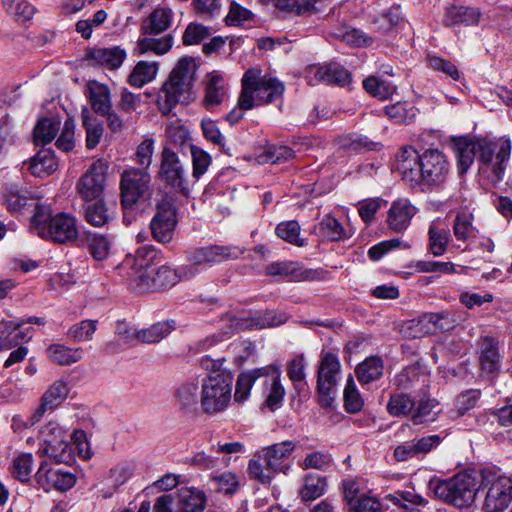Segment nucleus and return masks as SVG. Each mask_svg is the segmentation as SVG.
<instances>
[{
	"label": "nucleus",
	"instance_id": "3",
	"mask_svg": "<svg viewBox=\"0 0 512 512\" xmlns=\"http://www.w3.org/2000/svg\"><path fill=\"white\" fill-rule=\"evenodd\" d=\"M484 481L489 482L484 472H463L447 480H431L429 489L437 498L464 507L474 501Z\"/></svg>",
	"mask_w": 512,
	"mask_h": 512
},
{
	"label": "nucleus",
	"instance_id": "31",
	"mask_svg": "<svg viewBox=\"0 0 512 512\" xmlns=\"http://www.w3.org/2000/svg\"><path fill=\"white\" fill-rule=\"evenodd\" d=\"M5 202L7 208L12 212H22L33 208L35 214L37 212V207H43L37 202V199L32 197L29 191L18 189L13 186L6 190Z\"/></svg>",
	"mask_w": 512,
	"mask_h": 512
},
{
	"label": "nucleus",
	"instance_id": "30",
	"mask_svg": "<svg viewBox=\"0 0 512 512\" xmlns=\"http://www.w3.org/2000/svg\"><path fill=\"white\" fill-rule=\"evenodd\" d=\"M87 97L93 111L99 115L108 113L112 108L109 88L98 81L87 83Z\"/></svg>",
	"mask_w": 512,
	"mask_h": 512
},
{
	"label": "nucleus",
	"instance_id": "37",
	"mask_svg": "<svg viewBox=\"0 0 512 512\" xmlns=\"http://www.w3.org/2000/svg\"><path fill=\"white\" fill-rule=\"evenodd\" d=\"M83 213L86 222L94 227H103L113 218L105 202L100 199L85 205Z\"/></svg>",
	"mask_w": 512,
	"mask_h": 512
},
{
	"label": "nucleus",
	"instance_id": "60",
	"mask_svg": "<svg viewBox=\"0 0 512 512\" xmlns=\"http://www.w3.org/2000/svg\"><path fill=\"white\" fill-rule=\"evenodd\" d=\"M421 378H425V375L421 372L419 366L411 365L404 368L394 378V385L398 389H410L413 388Z\"/></svg>",
	"mask_w": 512,
	"mask_h": 512
},
{
	"label": "nucleus",
	"instance_id": "23",
	"mask_svg": "<svg viewBox=\"0 0 512 512\" xmlns=\"http://www.w3.org/2000/svg\"><path fill=\"white\" fill-rule=\"evenodd\" d=\"M462 321V317L455 311H442L438 313H425L417 320L418 324L426 327V332H447L454 329Z\"/></svg>",
	"mask_w": 512,
	"mask_h": 512
},
{
	"label": "nucleus",
	"instance_id": "59",
	"mask_svg": "<svg viewBox=\"0 0 512 512\" xmlns=\"http://www.w3.org/2000/svg\"><path fill=\"white\" fill-rule=\"evenodd\" d=\"M438 406V402L435 399H422L415 412L412 414V422L415 425L425 424L433 422L436 419L438 412L434 411Z\"/></svg>",
	"mask_w": 512,
	"mask_h": 512
},
{
	"label": "nucleus",
	"instance_id": "45",
	"mask_svg": "<svg viewBox=\"0 0 512 512\" xmlns=\"http://www.w3.org/2000/svg\"><path fill=\"white\" fill-rule=\"evenodd\" d=\"M267 459L262 450L257 453L249 462L248 471L251 478L262 484H269L275 477V471H272L266 465Z\"/></svg>",
	"mask_w": 512,
	"mask_h": 512
},
{
	"label": "nucleus",
	"instance_id": "61",
	"mask_svg": "<svg viewBox=\"0 0 512 512\" xmlns=\"http://www.w3.org/2000/svg\"><path fill=\"white\" fill-rule=\"evenodd\" d=\"M224 334L231 335L243 330L254 329L253 316H236L226 314L222 318Z\"/></svg>",
	"mask_w": 512,
	"mask_h": 512
},
{
	"label": "nucleus",
	"instance_id": "15",
	"mask_svg": "<svg viewBox=\"0 0 512 512\" xmlns=\"http://www.w3.org/2000/svg\"><path fill=\"white\" fill-rule=\"evenodd\" d=\"M160 177L176 190L184 192L186 188V170L176 152L164 147L161 152Z\"/></svg>",
	"mask_w": 512,
	"mask_h": 512
},
{
	"label": "nucleus",
	"instance_id": "1",
	"mask_svg": "<svg viewBox=\"0 0 512 512\" xmlns=\"http://www.w3.org/2000/svg\"><path fill=\"white\" fill-rule=\"evenodd\" d=\"M396 169L402 179L412 187L419 185H440L449 173L446 156L438 149H428L419 154L413 147L400 150L397 155Z\"/></svg>",
	"mask_w": 512,
	"mask_h": 512
},
{
	"label": "nucleus",
	"instance_id": "39",
	"mask_svg": "<svg viewBox=\"0 0 512 512\" xmlns=\"http://www.w3.org/2000/svg\"><path fill=\"white\" fill-rule=\"evenodd\" d=\"M48 357L59 365H71L82 359L81 348H70L61 344H52L48 347Z\"/></svg>",
	"mask_w": 512,
	"mask_h": 512
},
{
	"label": "nucleus",
	"instance_id": "53",
	"mask_svg": "<svg viewBox=\"0 0 512 512\" xmlns=\"http://www.w3.org/2000/svg\"><path fill=\"white\" fill-rule=\"evenodd\" d=\"M363 87L368 93L380 99H386L396 91L392 83L377 76H369L363 80Z\"/></svg>",
	"mask_w": 512,
	"mask_h": 512
},
{
	"label": "nucleus",
	"instance_id": "26",
	"mask_svg": "<svg viewBox=\"0 0 512 512\" xmlns=\"http://www.w3.org/2000/svg\"><path fill=\"white\" fill-rule=\"evenodd\" d=\"M155 269L139 264L137 269H128L119 272L120 277L126 281L135 291L142 293L146 291H155L154 288Z\"/></svg>",
	"mask_w": 512,
	"mask_h": 512
},
{
	"label": "nucleus",
	"instance_id": "46",
	"mask_svg": "<svg viewBox=\"0 0 512 512\" xmlns=\"http://www.w3.org/2000/svg\"><path fill=\"white\" fill-rule=\"evenodd\" d=\"M415 407V401L406 393H392L387 403V412L393 417H406Z\"/></svg>",
	"mask_w": 512,
	"mask_h": 512
},
{
	"label": "nucleus",
	"instance_id": "20",
	"mask_svg": "<svg viewBox=\"0 0 512 512\" xmlns=\"http://www.w3.org/2000/svg\"><path fill=\"white\" fill-rule=\"evenodd\" d=\"M418 209L406 198L397 199L391 204L387 212L388 227L395 232L405 231Z\"/></svg>",
	"mask_w": 512,
	"mask_h": 512
},
{
	"label": "nucleus",
	"instance_id": "10",
	"mask_svg": "<svg viewBox=\"0 0 512 512\" xmlns=\"http://www.w3.org/2000/svg\"><path fill=\"white\" fill-rule=\"evenodd\" d=\"M108 166L105 161H94L76 183V191L86 202L98 200L105 189Z\"/></svg>",
	"mask_w": 512,
	"mask_h": 512
},
{
	"label": "nucleus",
	"instance_id": "4",
	"mask_svg": "<svg viewBox=\"0 0 512 512\" xmlns=\"http://www.w3.org/2000/svg\"><path fill=\"white\" fill-rule=\"evenodd\" d=\"M197 66H175L163 84L157 97V106L164 116L170 115L178 103L193 99V85Z\"/></svg>",
	"mask_w": 512,
	"mask_h": 512
},
{
	"label": "nucleus",
	"instance_id": "16",
	"mask_svg": "<svg viewBox=\"0 0 512 512\" xmlns=\"http://www.w3.org/2000/svg\"><path fill=\"white\" fill-rule=\"evenodd\" d=\"M69 388L62 380L53 382L43 393L40 404L25 423L26 427H31L38 423L47 411H53L59 407L67 398Z\"/></svg>",
	"mask_w": 512,
	"mask_h": 512
},
{
	"label": "nucleus",
	"instance_id": "33",
	"mask_svg": "<svg viewBox=\"0 0 512 512\" xmlns=\"http://www.w3.org/2000/svg\"><path fill=\"white\" fill-rule=\"evenodd\" d=\"M266 371L264 367H261L240 373L235 385L234 400L238 403L246 401L250 395L251 388L255 384L260 385V378H262L263 372Z\"/></svg>",
	"mask_w": 512,
	"mask_h": 512
},
{
	"label": "nucleus",
	"instance_id": "12",
	"mask_svg": "<svg viewBox=\"0 0 512 512\" xmlns=\"http://www.w3.org/2000/svg\"><path fill=\"white\" fill-rule=\"evenodd\" d=\"M244 253V249L237 246H208L193 248L186 251V257L190 266L196 272V266L220 263L226 260L239 258Z\"/></svg>",
	"mask_w": 512,
	"mask_h": 512
},
{
	"label": "nucleus",
	"instance_id": "34",
	"mask_svg": "<svg viewBox=\"0 0 512 512\" xmlns=\"http://www.w3.org/2000/svg\"><path fill=\"white\" fill-rule=\"evenodd\" d=\"M226 95V81L216 71L208 73L205 78V98L207 106L220 104Z\"/></svg>",
	"mask_w": 512,
	"mask_h": 512
},
{
	"label": "nucleus",
	"instance_id": "36",
	"mask_svg": "<svg viewBox=\"0 0 512 512\" xmlns=\"http://www.w3.org/2000/svg\"><path fill=\"white\" fill-rule=\"evenodd\" d=\"M126 52L119 46L111 48H91L85 55V60L95 61L97 64H122Z\"/></svg>",
	"mask_w": 512,
	"mask_h": 512
},
{
	"label": "nucleus",
	"instance_id": "49",
	"mask_svg": "<svg viewBox=\"0 0 512 512\" xmlns=\"http://www.w3.org/2000/svg\"><path fill=\"white\" fill-rule=\"evenodd\" d=\"M111 247L112 242L106 235L99 233L88 234L87 248L95 260H105L110 254Z\"/></svg>",
	"mask_w": 512,
	"mask_h": 512
},
{
	"label": "nucleus",
	"instance_id": "52",
	"mask_svg": "<svg viewBox=\"0 0 512 512\" xmlns=\"http://www.w3.org/2000/svg\"><path fill=\"white\" fill-rule=\"evenodd\" d=\"M172 47V37L167 35L160 39L154 38H143L138 41L135 52L138 54H144L147 52H153L157 55L167 53Z\"/></svg>",
	"mask_w": 512,
	"mask_h": 512
},
{
	"label": "nucleus",
	"instance_id": "11",
	"mask_svg": "<svg viewBox=\"0 0 512 512\" xmlns=\"http://www.w3.org/2000/svg\"><path fill=\"white\" fill-rule=\"evenodd\" d=\"M150 175L145 170L132 168L121 175V203L124 209L133 207L148 190Z\"/></svg>",
	"mask_w": 512,
	"mask_h": 512
},
{
	"label": "nucleus",
	"instance_id": "19",
	"mask_svg": "<svg viewBox=\"0 0 512 512\" xmlns=\"http://www.w3.org/2000/svg\"><path fill=\"white\" fill-rule=\"evenodd\" d=\"M264 369L267 371L263 372L260 378V386L263 389L262 393L266 394V407L274 411L285 396V389L281 384V371L276 366H266Z\"/></svg>",
	"mask_w": 512,
	"mask_h": 512
},
{
	"label": "nucleus",
	"instance_id": "25",
	"mask_svg": "<svg viewBox=\"0 0 512 512\" xmlns=\"http://www.w3.org/2000/svg\"><path fill=\"white\" fill-rule=\"evenodd\" d=\"M200 385L197 379L181 383L174 392L175 405L183 412H193L200 403Z\"/></svg>",
	"mask_w": 512,
	"mask_h": 512
},
{
	"label": "nucleus",
	"instance_id": "51",
	"mask_svg": "<svg viewBox=\"0 0 512 512\" xmlns=\"http://www.w3.org/2000/svg\"><path fill=\"white\" fill-rule=\"evenodd\" d=\"M429 234V249L434 256H441L447 250L449 242V230L440 228L435 223H432L428 230Z\"/></svg>",
	"mask_w": 512,
	"mask_h": 512
},
{
	"label": "nucleus",
	"instance_id": "35",
	"mask_svg": "<svg viewBox=\"0 0 512 512\" xmlns=\"http://www.w3.org/2000/svg\"><path fill=\"white\" fill-rule=\"evenodd\" d=\"M181 512H203L206 504L204 492L193 487H182L178 491Z\"/></svg>",
	"mask_w": 512,
	"mask_h": 512
},
{
	"label": "nucleus",
	"instance_id": "8",
	"mask_svg": "<svg viewBox=\"0 0 512 512\" xmlns=\"http://www.w3.org/2000/svg\"><path fill=\"white\" fill-rule=\"evenodd\" d=\"M341 375V363L337 355L325 352L321 354L317 370L316 391L318 401L323 407H331Z\"/></svg>",
	"mask_w": 512,
	"mask_h": 512
},
{
	"label": "nucleus",
	"instance_id": "58",
	"mask_svg": "<svg viewBox=\"0 0 512 512\" xmlns=\"http://www.w3.org/2000/svg\"><path fill=\"white\" fill-rule=\"evenodd\" d=\"M226 359L224 357L213 359L211 356H203L200 360V366L208 372L206 377H222L226 375L228 379L234 380L232 371L225 366Z\"/></svg>",
	"mask_w": 512,
	"mask_h": 512
},
{
	"label": "nucleus",
	"instance_id": "32",
	"mask_svg": "<svg viewBox=\"0 0 512 512\" xmlns=\"http://www.w3.org/2000/svg\"><path fill=\"white\" fill-rule=\"evenodd\" d=\"M58 168V162L51 149H41L29 162L28 170L36 177H45Z\"/></svg>",
	"mask_w": 512,
	"mask_h": 512
},
{
	"label": "nucleus",
	"instance_id": "28",
	"mask_svg": "<svg viewBox=\"0 0 512 512\" xmlns=\"http://www.w3.org/2000/svg\"><path fill=\"white\" fill-rule=\"evenodd\" d=\"M195 275L192 267L181 266L172 269L170 266L162 265L154 273L155 291L173 287L182 279H189Z\"/></svg>",
	"mask_w": 512,
	"mask_h": 512
},
{
	"label": "nucleus",
	"instance_id": "56",
	"mask_svg": "<svg viewBox=\"0 0 512 512\" xmlns=\"http://www.w3.org/2000/svg\"><path fill=\"white\" fill-rule=\"evenodd\" d=\"M317 229L321 237L331 241H338L345 237V230L341 223L330 215L323 217Z\"/></svg>",
	"mask_w": 512,
	"mask_h": 512
},
{
	"label": "nucleus",
	"instance_id": "5",
	"mask_svg": "<svg viewBox=\"0 0 512 512\" xmlns=\"http://www.w3.org/2000/svg\"><path fill=\"white\" fill-rule=\"evenodd\" d=\"M32 222L40 237L55 243L67 244L78 237L77 220L67 213L49 216L45 207H37Z\"/></svg>",
	"mask_w": 512,
	"mask_h": 512
},
{
	"label": "nucleus",
	"instance_id": "29",
	"mask_svg": "<svg viewBox=\"0 0 512 512\" xmlns=\"http://www.w3.org/2000/svg\"><path fill=\"white\" fill-rule=\"evenodd\" d=\"M482 141H486L484 138L475 140H460L456 144V157H457V168L459 174L463 175L468 171L477 157L480 162V144Z\"/></svg>",
	"mask_w": 512,
	"mask_h": 512
},
{
	"label": "nucleus",
	"instance_id": "27",
	"mask_svg": "<svg viewBox=\"0 0 512 512\" xmlns=\"http://www.w3.org/2000/svg\"><path fill=\"white\" fill-rule=\"evenodd\" d=\"M480 17L481 11L478 8L452 5L446 8L443 24L446 27L456 25L474 26L478 25Z\"/></svg>",
	"mask_w": 512,
	"mask_h": 512
},
{
	"label": "nucleus",
	"instance_id": "14",
	"mask_svg": "<svg viewBox=\"0 0 512 512\" xmlns=\"http://www.w3.org/2000/svg\"><path fill=\"white\" fill-rule=\"evenodd\" d=\"M489 482L484 481L489 489L485 496L484 510L486 512H501L505 510L512 500V479L500 476L492 480V474H486Z\"/></svg>",
	"mask_w": 512,
	"mask_h": 512
},
{
	"label": "nucleus",
	"instance_id": "40",
	"mask_svg": "<svg viewBox=\"0 0 512 512\" xmlns=\"http://www.w3.org/2000/svg\"><path fill=\"white\" fill-rule=\"evenodd\" d=\"M82 124L86 130V146L93 149L100 142L103 135V125L96 118L92 117L91 111L83 107L81 111Z\"/></svg>",
	"mask_w": 512,
	"mask_h": 512
},
{
	"label": "nucleus",
	"instance_id": "13",
	"mask_svg": "<svg viewBox=\"0 0 512 512\" xmlns=\"http://www.w3.org/2000/svg\"><path fill=\"white\" fill-rule=\"evenodd\" d=\"M176 225V209L170 201L163 199L157 204L156 213L150 222L153 238L160 243L170 242Z\"/></svg>",
	"mask_w": 512,
	"mask_h": 512
},
{
	"label": "nucleus",
	"instance_id": "38",
	"mask_svg": "<svg viewBox=\"0 0 512 512\" xmlns=\"http://www.w3.org/2000/svg\"><path fill=\"white\" fill-rule=\"evenodd\" d=\"M174 329V320L157 322L147 329L136 332L135 338L144 343H157L169 335Z\"/></svg>",
	"mask_w": 512,
	"mask_h": 512
},
{
	"label": "nucleus",
	"instance_id": "18",
	"mask_svg": "<svg viewBox=\"0 0 512 512\" xmlns=\"http://www.w3.org/2000/svg\"><path fill=\"white\" fill-rule=\"evenodd\" d=\"M36 481L45 491L56 489L66 491L71 489L76 483V477L71 472L55 469L43 461L36 472Z\"/></svg>",
	"mask_w": 512,
	"mask_h": 512
},
{
	"label": "nucleus",
	"instance_id": "63",
	"mask_svg": "<svg viewBox=\"0 0 512 512\" xmlns=\"http://www.w3.org/2000/svg\"><path fill=\"white\" fill-rule=\"evenodd\" d=\"M210 482L216 490L225 494H233L240 485L239 478L234 473L228 471L219 475H213Z\"/></svg>",
	"mask_w": 512,
	"mask_h": 512
},
{
	"label": "nucleus",
	"instance_id": "48",
	"mask_svg": "<svg viewBox=\"0 0 512 512\" xmlns=\"http://www.w3.org/2000/svg\"><path fill=\"white\" fill-rule=\"evenodd\" d=\"M5 11L17 22L25 23L32 19L36 8L26 0H2Z\"/></svg>",
	"mask_w": 512,
	"mask_h": 512
},
{
	"label": "nucleus",
	"instance_id": "17",
	"mask_svg": "<svg viewBox=\"0 0 512 512\" xmlns=\"http://www.w3.org/2000/svg\"><path fill=\"white\" fill-rule=\"evenodd\" d=\"M266 274L284 276L294 282L318 281L323 278L322 270L308 269L293 261L273 262L266 267Z\"/></svg>",
	"mask_w": 512,
	"mask_h": 512
},
{
	"label": "nucleus",
	"instance_id": "6",
	"mask_svg": "<svg viewBox=\"0 0 512 512\" xmlns=\"http://www.w3.org/2000/svg\"><path fill=\"white\" fill-rule=\"evenodd\" d=\"M479 147V173L492 183L501 181L510 159V140L491 141L486 139V141L481 142Z\"/></svg>",
	"mask_w": 512,
	"mask_h": 512
},
{
	"label": "nucleus",
	"instance_id": "2",
	"mask_svg": "<svg viewBox=\"0 0 512 512\" xmlns=\"http://www.w3.org/2000/svg\"><path fill=\"white\" fill-rule=\"evenodd\" d=\"M241 86L238 105L244 110L274 103L282 98L285 91L283 82L271 75H262L257 68H250L245 72Z\"/></svg>",
	"mask_w": 512,
	"mask_h": 512
},
{
	"label": "nucleus",
	"instance_id": "57",
	"mask_svg": "<svg viewBox=\"0 0 512 512\" xmlns=\"http://www.w3.org/2000/svg\"><path fill=\"white\" fill-rule=\"evenodd\" d=\"M344 407L349 413H357L359 412L363 405L364 401L359 393L354 379L351 375H349L346 386L344 388Z\"/></svg>",
	"mask_w": 512,
	"mask_h": 512
},
{
	"label": "nucleus",
	"instance_id": "64",
	"mask_svg": "<svg viewBox=\"0 0 512 512\" xmlns=\"http://www.w3.org/2000/svg\"><path fill=\"white\" fill-rule=\"evenodd\" d=\"M158 66H134L129 75V83L134 87H142L151 82L157 75Z\"/></svg>",
	"mask_w": 512,
	"mask_h": 512
},
{
	"label": "nucleus",
	"instance_id": "50",
	"mask_svg": "<svg viewBox=\"0 0 512 512\" xmlns=\"http://www.w3.org/2000/svg\"><path fill=\"white\" fill-rule=\"evenodd\" d=\"M326 479L316 475L309 474L304 479V485L299 494L303 501H312L322 496L326 490Z\"/></svg>",
	"mask_w": 512,
	"mask_h": 512
},
{
	"label": "nucleus",
	"instance_id": "43",
	"mask_svg": "<svg viewBox=\"0 0 512 512\" xmlns=\"http://www.w3.org/2000/svg\"><path fill=\"white\" fill-rule=\"evenodd\" d=\"M157 256V251L152 246H143L140 247L135 256H127L119 265L115 267V270L118 272H122L123 270L128 269H137L140 263H143L144 266L150 267L149 263L153 262Z\"/></svg>",
	"mask_w": 512,
	"mask_h": 512
},
{
	"label": "nucleus",
	"instance_id": "7",
	"mask_svg": "<svg viewBox=\"0 0 512 512\" xmlns=\"http://www.w3.org/2000/svg\"><path fill=\"white\" fill-rule=\"evenodd\" d=\"M234 380L222 377H205L201 383L200 406L202 412L214 415L225 411L232 398Z\"/></svg>",
	"mask_w": 512,
	"mask_h": 512
},
{
	"label": "nucleus",
	"instance_id": "24",
	"mask_svg": "<svg viewBox=\"0 0 512 512\" xmlns=\"http://www.w3.org/2000/svg\"><path fill=\"white\" fill-rule=\"evenodd\" d=\"M479 349V361L482 372L489 377H494L499 372L501 366L498 342L491 337H484L479 342Z\"/></svg>",
	"mask_w": 512,
	"mask_h": 512
},
{
	"label": "nucleus",
	"instance_id": "62",
	"mask_svg": "<svg viewBox=\"0 0 512 512\" xmlns=\"http://www.w3.org/2000/svg\"><path fill=\"white\" fill-rule=\"evenodd\" d=\"M275 231L278 237L288 243L300 247L304 245V240L299 237L300 225L297 221L291 220L281 222L277 225Z\"/></svg>",
	"mask_w": 512,
	"mask_h": 512
},
{
	"label": "nucleus",
	"instance_id": "42",
	"mask_svg": "<svg viewBox=\"0 0 512 512\" xmlns=\"http://www.w3.org/2000/svg\"><path fill=\"white\" fill-rule=\"evenodd\" d=\"M172 11L166 8L155 9L143 23V30L147 34H158L166 30L171 23Z\"/></svg>",
	"mask_w": 512,
	"mask_h": 512
},
{
	"label": "nucleus",
	"instance_id": "55",
	"mask_svg": "<svg viewBox=\"0 0 512 512\" xmlns=\"http://www.w3.org/2000/svg\"><path fill=\"white\" fill-rule=\"evenodd\" d=\"M97 330V320H82L72 325L67 331V337L76 342H85L93 339Z\"/></svg>",
	"mask_w": 512,
	"mask_h": 512
},
{
	"label": "nucleus",
	"instance_id": "54",
	"mask_svg": "<svg viewBox=\"0 0 512 512\" xmlns=\"http://www.w3.org/2000/svg\"><path fill=\"white\" fill-rule=\"evenodd\" d=\"M416 112L415 107L406 102H397L385 107L386 115L397 124H408L412 122L416 117Z\"/></svg>",
	"mask_w": 512,
	"mask_h": 512
},
{
	"label": "nucleus",
	"instance_id": "47",
	"mask_svg": "<svg viewBox=\"0 0 512 512\" xmlns=\"http://www.w3.org/2000/svg\"><path fill=\"white\" fill-rule=\"evenodd\" d=\"M24 325V319L20 321L0 322V349L9 350L21 343L18 330Z\"/></svg>",
	"mask_w": 512,
	"mask_h": 512
},
{
	"label": "nucleus",
	"instance_id": "9",
	"mask_svg": "<svg viewBox=\"0 0 512 512\" xmlns=\"http://www.w3.org/2000/svg\"><path fill=\"white\" fill-rule=\"evenodd\" d=\"M42 446L38 453L53 459L57 464L73 461V447L68 442V433L58 423L49 422L40 430Z\"/></svg>",
	"mask_w": 512,
	"mask_h": 512
},
{
	"label": "nucleus",
	"instance_id": "41",
	"mask_svg": "<svg viewBox=\"0 0 512 512\" xmlns=\"http://www.w3.org/2000/svg\"><path fill=\"white\" fill-rule=\"evenodd\" d=\"M355 372L360 382L368 384L382 376L383 361L377 356L369 357L356 367Z\"/></svg>",
	"mask_w": 512,
	"mask_h": 512
},
{
	"label": "nucleus",
	"instance_id": "21",
	"mask_svg": "<svg viewBox=\"0 0 512 512\" xmlns=\"http://www.w3.org/2000/svg\"><path fill=\"white\" fill-rule=\"evenodd\" d=\"M295 449V444L292 441H283L280 443L273 444L262 449L268 465L272 471L276 474L284 473L290 469L288 458Z\"/></svg>",
	"mask_w": 512,
	"mask_h": 512
},
{
	"label": "nucleus",
	"instance_id": "44",
	"mask_svg": "<svg viewBox=\"0 0 512 512\" xmlns=\"http://www.w3.org/2000/svg\"><path fill=\"white\" fill-rule=\"evenodd\" d=\"M60 128V121L54 118L40 119L33 131L34 142L36 145H45L50 143Z\"/></svg>",
	"mask_w": 512,
	"mask_h": 512
},
{
	"label": "nucleus",
	"instance_id": "22",
	"mask_svg": "<svg viewBox=\"0 0 512 512\" xmlns=\"http://www.w3.org/2000/svg\"><path fill=\"white\" fill-rule=\"evenodd\" d=\"M309 84H336L344 86L351 82V74L344 66H313L308 75Z\"/></svg>",
	"mask_w": 512,
	"mask_h": 512
}]
</instances>
